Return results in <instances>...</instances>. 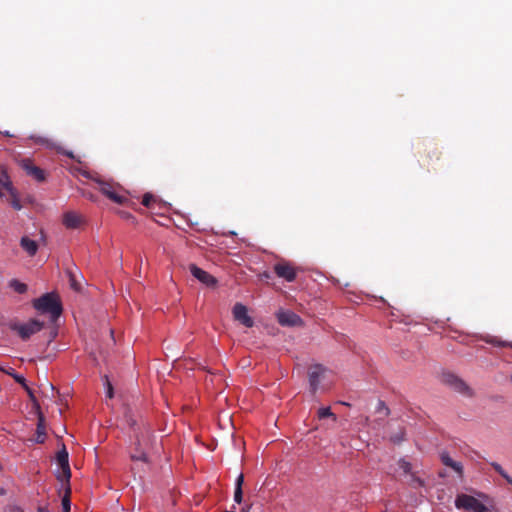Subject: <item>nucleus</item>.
<instances>
[{
  "mask_svg": "<svg viewBox=\"0 0 512 512\" xmlns=\"http://www.w3.org/2000/svg\"><path fill=\"white\" fill-rule=\"evenodd\" d=\"M33 306L41 314H49L52 321L58 319L63 311L61 301L54 293H46L34 300Z\"/></svg>",
  "mask_w": 512,
  "mask_h": 512,
  "instance_id": "obj_1",
  "label": "nucleus"
},
{
  "mask_svg": "<svg viewBox=\"0 0 512 512\" xmlns=\"http://www.w3.org/2000/svg\"><path fill=\"white\" fill-rule=\"evenodd\" d=\"M125 418L128 426L132 430L133 437H143L144 439H149L154 442L155 436L147 420L142 416L135 417L131 412L126 413Z\"/></svg>",
  "mask_w": 512,
  "mask_h": 512,
  "instance_id": "obj_2",
  "label": "nucleus"
},
{
  "mask_svg": "<svg viewBox=\"0 0 512 512\" xmlns=\"http://www.w3.org/2000/svg\"><path fill=\"white\" fill-rule=\"evenodd\" d=\"M0 198H5L15 210H21L22 205L20 200L6 174H2L0 177Z\"/></svg>",
  "mask_w": 512,
  "mask_h": 512,
  "instance_id": "obj_3",
  "label": "nucleus"
},
{
  "mask_svg": "<svg viewBox=\"0 0 512 512\" xmlns=\"http://www.w3.org/2000/svg\"><path fill=\"white\" fill-rule=\"evenodd\" d=\"M442 382L449 386L454 391L462 394L466 397H473L474 391L473 389L461 378L457 375L446 372L442 374Z\"/></svg>",
  "mask_w": 512,
  "mask_h": 512,
  "instance_id": "obj_4",
  "label": "nucleus"
},
{
  "mask_svg": "<svg viewBox=\"0 0 512 512\" xmlns=\"http://www.w3.org/2000/svg\"><path fill=\"white\" fill-rule=\"evenodd\" d=\"M457 509H464L473 512H487V507L478 499L471 495L459 494L455 499Z\"/></svg>",
  "mask_w": 512,
  "mask_h": 512,
  "instance_id": "obj_5",
  "label": "nucleus"
},
{
  "mask_svg": "<svg viewBox=\"0 0 512 512\" xmlns=\"http://www.w3.org/2000/svg\"><path fill=\"white\" fill-rule=\"evenodd\" d=\"M43 327V324L37 320H30L25 324L14 323L11 325V329L16 331L23 340H27L31 335L39 332Z\"/></svg>",
  "mask_w": 512,
  "mask_h": 512,
  "instance_id": "obj_6",
  "label": "nucleus"
},
{
  "mask_svg": "<svg viewBox=\"0 0 512 512\" xmlns=\"http://www.w3.org/2000/svg\"><path fill=\"white\" fill-rule=\"evenodd\" d=\"M298 269L290 262L281 260L274 265V272L279 277L288 282L296 279Z\"/></svg>",
  "mask_w": 512,
  "mask_h": 512,
  "instance_id": "obj_7",
  "label": "nucleus"
},
{
  "mask_svg": "<svg viewBox=\"0 0 512 512\" xmlns=\"http://www.w3.org/2000/svg\"><path fill=\"white\" fill-rule=\"evenodd\" d=\"M189 270H190L191 274L198 281H200L202 284L206 285L207 287L214 288L217 286V283H218L217 279L213 275L208 273L207 271L198 267L197 265L190 264Z\"/></svg>",
  "mask_w": 512,
  "mask_h": 512,
  "instance_id": "obj_8",
  "label": "nucleus"
},
{
  "mask_svg": "<svg viewBox=\"0 0 512 512\" xmlns=\"http://www.w3.org/2000/svg\"><path fill=\"white\" fill-rule=\"evenodd\" d=\"M99 184L100 192L113 202L117 204H125L128 201V198L125 195L117 193L112 184L103 181L99 182Z\"/></svg>",
  "mask_w": 512,
  "mask_h": 512,
  "instance_id": "obj_9",
  "label": "nucleus"
},
{
  "mask_svg": "<svg viewBox=\"0 0 512 512\" xmlns=\"http://www.w3.org/2000/svg\"><path fill=\"white\" fill-rule=\"evenodd\" d=\"M233 317L236 321L240 322L247 328L254 325L253 319L248 315L247 307L241 303H236L233 307Z\"/></svg>",
  "mask_w": 512,
  "mask_h": 512,
  "instance_id": "obj_10",
  "label": "nucleus"
},
{
  "mask_svg": "<svg viewBox=\"0 0 512 512\" xmlns=\"http://www.w3.org/2000/svg\"><path fill=\"white\" fill-rule=\"evenodd\" d=\"M325 368L322 365H314L309 369V385L310 390L314 394L319 388L321 378L323 377Z\"/></svg>",
  "mask_w": 512,
  "mask_h": 512,
  "instance_id": "obj_11",
  "label": "nucleus"
},
{
  "mask_svg": "<svg viewBox=\"0 0 512 512\" xmlns=\"http://www.w3.org/2000/svg\"><path fill=\"white\" fill-rule=\"evenodd\" d=\"M21 166L29 176L33 177L38 182L45 180V171L40 167L35 166L30 159H23L21 161Z\"/></svg>",
  "mask_w": 512,
  "mask_h": 512,
  "instance_id": "obj_12",
  "label": "nucleus"
},
{
  "mask_svg": "<svg viewBox=\"0 0 512 512\" xmlns=\"http://www.w3.org/2000/svg\"><path fill=\"white\" fill-rule=\"evenodd\" d=\"M280 325L294 327L302 324V319L292 311H280L277 313Z\"/></svg>",
  "mask_w": 512,
  "mask_h": 512,
  "instance_id": "obj_13",
  "label": "nucleus"
},
{
  "mask_svg": "<svg viewBox=\"0 0 512 512\" xmlns=\"http://www.w3.org/2000/svg\"><path fill=\"white\" fill-rule=\"evenodd\" d=\"M57 462L62 471V480L68 482L71 477V470L68 461V452L64 445L62 449L57 453Z\"/></svg>",
  "mask_w": 512,
  "mask_h": 512,
  "instance_id": "obj_14",
  "label": "nucleus"
},
{
  "mask_svg": "<svg viewBox=\"0 0 512 512\" xmlns=\"http://www.w3.org/2000/svg\"><path fill=\"white\" fill-rule=\"evenodd\" d=\"M82 223V216L76 212L68 211L63 215V224L68 229H77Z\"/></svg>",
  "mask_w": 512,
  "mask_h": 512,
  "instance_id": "obj_15",
  "label": "nucleus"
},
{
  "mask_svg": "<svg viewBox=\"0 0 512 512\" xmlns=\"http://www.w3.org/2000/svg\"><path fill=\"white\" fill-rule=\"evenodd\" d=\"M398 466L399 468L405 473V474H410L411 475V484L412 485H418V486H423L424 485V481L421 480L419 477L415 476V474H413L411 472L412 470V465L410 462L406 461L405 459L401 458L399 461H398Z\"/></svg>",
  "mask_w": 512,
  "mask_h": 512,
  "instance_id": "obj_16",
  "label": "nucleus"
},
{
  "mask_svg": "<svg viewBox=\"0 0 512 512\" xmlns=\"http://www.w3.org/2000/svg\"><path fill=\"white\" fill-rule=\"evenodd\" d=\"M130 459L132 461H141L143 463H148L149 459L147 455V450L142 446L135 445V442H133V448L130 453Z\"/></svg>",
  "mask_w": 512,
  "mask_h": 512,
  "instance_id": "obj_17",
  "label": "nucleus"
},
{
  "mask_svg": "<svg viewBox=\"0 0 512 512\" xmlns=\"http://www.w3.org/2000/svg\"><path fill=\"white\" fill-rule=\"evenodd\" d=\"M46 439V428H45V419L42 412L38 411V423L36 429V438L35 442L44 443Z\"/></svg>",
  "mask_w": 512,
  "mask_h": 512,
  "instance_id": "obj_18",
  "label": "nucleus"
},
{
  "mask_svg": "<svg viewBox=\"0 0 512 512\" xmlns=\"http://www.w3.org/2000/svg\"><path fill=\"white\" fill-rule=\"evenodd\" d=\"M441 461L445 466L451 467L453 470H455L458 474H462L463 467L460 462L454 461L447 453L441 454Z\"/></svg>",
  "mask_w": 512,
  "mask_h": 512,
  "instance_id": "obj_19",
  "label": "nucleus"
},
{
  "mask_svg": "<svg viewBox=\"0 0 512 512\" xmlns=\"http://www.w3.org/2000/svg\"><path fill=\"white\" fill-rule=\"evenodd\" d=\"M21 247L30 255V256H33L36 254L37 250H38V245L36 243V241L28 238V237H23L21 239Z\"/></svg>",
  "mask_w": 512,
  "mask_h": 512,
  "instance_id": "obj_20",
  "label": "nucleus"
},
{
  "mask_svg": "<svg viewBox=\"0 0 512 512\" xmlns=\"http://www.w3.org/2000/svg\"><path fill=\"white\" fill-rule=\"evenodd\" d=\"M30 139L33 140L35 144L45 146V147L51 148V149L56 148V143L47 137L31 135Z\"/></svg>",
  "mask_w": 512,
  "mask_h": 512,
  "instance_id": "obj_21",
  "label": "nucleus"
},
{
  "mask_svg": "<svg viewBox=\"0 0 512 512\" xmlns=\"http://www.w3.org/2000/svg\"><path fill=\"white\" fill-rule=\"evenodd\" d=\"M485 342L496 347H510L512 348V342L502 341L497 337H487Z\"/></svg>",
  "mask_w": 512,
  "mask_h": 512,
  "instance_id": "obj_22",
  "label": "nucleus"
},
{
  "mask_svg": "<svg viewBox=\"0 0 512 512\" xmlns=\"http://www.w3.org/2000/svg\"><path fill=\"white\" fill-rule=\"evenodd\" d=\"M10 287L19 294H23L27 291V285L15 279L10 282Z\"/></svg>",
  "mask_w": 512,
  "mask_h": 512,
  "instance_id": "obj_23",
  "label": "nucleus"
},
{
  "mask_svg": "<svg viewBox=\"0 0 512 512\" xmlns=\"http://www.w3.org/2000/svg\"><path fill=\"white\" fill-rule=\"evenodd\" d=\"M319 419H324L327 417H332L334 421H336L337 417L334 413L331 412L330 407H322L318 410Z\"/></svg>",
  "mask_w": 512,
  "mask_h": 512,
  "instance_id": "obj_24",
  "label": "nucleus"
},
{
  "mask_svg": "<svg viewBox=\"0 0 512 512\" xmlns=\"http://www.w3.org/2000/svg\"><path fill=\"white\" fill-rule=\"evenodd\" d=\"M133 438H134L135 445L142 446L146 450H148L153 444V441H150L149 439H144L143 437H140V438L133 437Z\"/></svg>",
  "mask_w": 512,
  "mask_h": 512,
  "instance_id": "obj_25",
  "label": "nucleus"
},
{
  "mask_svg": "<svg viewBox=\"0 0 512 512\" xmlns=\"http://www.w3.org/2000/svg\"><path fill=\"white\" fill-rule=\"evenodd\" d=\"M404 439H405V431L402 428H400L398 432L394 433L390 437V440L395 444L401 443L402 441H404Z\"/></svg>",
  "mask_w": 512,
  "mask_h": 512,
  "instance_id": "obj_26",
  "label": "nucleus"
},
{
  "mask_svg": "<svg viewBox=\"0 0 512 512\" xmlns=\"http://www.w3.org/2000/svg\"><path fill=\"white\" fill-rule=\"evenodd\" d=\"M8 375L12 376L14 378V380L21 384L22 386H26V380L25 378L22 376V375H19L17 373L14 372L13 369H10V370H4Z\"/></svg>",
  "mask_w": 512,
  "mask_h": 512,
  "instance_id": "obj_27",
  "label": "nucleus"
},
{
  "mask_svg": "<svg viewBox=\"0 0 512 512\" xmlns=\"http://www.w3.org/2000/svg\"><path fill=\"white\" fill-rule=\"evenodd\" d=\"M69 494H70V489L68 488L66 491V494L62 498L63 512H70L71 502H70Z\"/></svg>",
  "mask_w": 512,
  "mask_h": 512,
  "instance_id": "obj_28",
  "label": "nucleus"
},
{
  "mask_svg": "<svg viewBox=\"0 0 512 512\" xmlns=\"http://www.w3.org/2000/svg\"><path fill=\"white\" fill-rule=\"evenodd\" d=\"M155 201H156L155 197L150 193L144 194V196L142 198V204L148 208L151 207L152 203H154Z\"/></svg>",
  "mask_w": 512,
  "mask_h": 512,
  "instance_id": "obj_29",
  "label": "nucleus"
},
{
  "mask_svg": "<svg viewBox=\"0 0 512 512\" xmlns=\"http://www.w3.org/2000/svg\"><path fill=\"white\" fill-rule=\"evenodd\" d=\"M69 282H70V286L73 290L75 291H80L81 289V285L80 283L76 280L75 278V275L72 274L71 272H69Z\"/></svg>",
  "mask_w": 512,
  "mask_h": 512,
  "instance_id": "obj_30",
  "label": "nucleus"
},
{
  "mask_svg": "<svg viewBox=\"0 0 512 512\" xmlns=\"http://www.w3.org/2000/svg\"><path fill=\"white\" fill-rule=\"evenodd\" d=\"M440 156H441V152L437 149V148H433L432 150H430L427 154V158L429 159H433L435 158L436 160H439L440 159Z\"/></svg>",
  "mask_w": 512,
  "mask_h": 512,
  "instance_id": "obj_31",
  "label": "nucleus"
},
{
  "mask_svg": "<svg viewBox=\"0 0 512 512\" xmlns=\"http://www.w3.org/2000/svg\"><path fill=\"white\" fill-rule=\"evenodd\" d=\"M243 499V491L242 488L235 489L234 491V501L238 504L242 502Z\"/></svg>",
  "mask_w": 512,
  "mask_h": 512,
  "instance_id": "obj_32",
  "label": "nucleus"
},
{
  "mask_svg": "<svg viewBox=\"0 0 512 512\" xmlns=\"http://www.w3.org/2000/svg\"><path fill=\"white\" fill-rule=\"evenodd\" d=\"M105 384H106V394L108 398L113 397V387L112 384L109 382L108 377L105 376Z\"/></svg>",
  "mask_w": 512,
  "mask_h": 512,
  "instance_id": "obj_33",
  "label": "nucleus"
},
{
  "mask_svg": "<svg viewBox=\"0 0 512 512\" xmlns=\"http://www.w3.org/2000/svg\"><path fill=\"white\" fill-rule=\"evenodd\" d=\"M378 412H383L384 416H388L390 413L389 408L385 405L384 402L379 401L378 403Z\"/></svg>",
  "mask_w": 512,
  "mask_h": 512,
  "instance_id": "obj_34",
  "label": "nucleus"
},
{
  "mask_svg": "<svg viewBox=\"0 0 512 512\" xmlns=\"http://www.w3.org/2000/svg\"><path fill=\"white\" fill-rule=\"evenodd\" d=\"M243 483H244V476H243V474L241 473V474L237 477V479H236V481H235V489L242 488Z\"/></svg>",
  "mask_w": 512,
  "mask_h": 512,
  "instance_id": "obj_35",
  "label": "nucleus"
},
{
  "mask_svg": "<svg viewBox=\"0 0 512 512\" xmlns=\"http://www.w3.org/2000/svg\"><path fill=\"white\" fill-rule=\"evenodd\" d=\"M493 467L501 476H503L505 479H508V475L499 464H493Z\"/></svg>",
  "mask_w": 512,
  "mask_h": 512,
  "instance_id": "obj_36",
  "label": "nucleus"
},
{
  "mask_svg": "<svg viewBox=\"0 0 512 512\" xmlns=\"http://www.w3.org/2000/svg\"><path fill=\"white\" fill-rule=\"evenodd\" d=\"M55 149H56L59 153H62V154H64V155H66L67 157H69V158H71V159H74V154H73V152H71V151H65V150H62V149H60V148H59V147H57V146H56V148H55Z\"/></svg>",
  "mask_w": 512,
  "mask_h": 512,
  "instance_id": "obj_37",
  "label": "nucleus"
},
{
  "mask_svg": "<svg viewBox=\"0 0 512 512\" xmlns=\"http://www.w3.org/2000/svg\"><path fill=\"white\" fill-rule=\"evenodd\" d=\"M23 387H24V388H25V390L28 392V394H29L30 398H31L33 401H35V397H34V395H33L32 390H31L27 385H26V386H23Z\"/></svg>",
  "mask_w": 512,
  "mask_h": 512,
  "instance_id": "obj_38",
  "label": "nucleus"
},
{
  "mask_svg": "<svg viewBox=\"0 0 512 512\" xmlns=\"http://www.w3.org/2000/svg\"><path fill=\"white\" fill-rule=\"evenodd\" d=\"M250 509H251V505H247V506L243 507L240 512H250Z\"/></svg>",
  "mask_w": 512,
  "mask_h": 512,
  "instance_id": "obj_39",
  "label": "nucleus"
},
{
  "mask_svg": "<svg viewBox=\"0 0 512 512\" xmlns=\"http://www.w3.org/2000/svg\"><path fill=\"white\" fill-rule=\"evenodd\" d=\"M3 134H4L5 136H7V137H13V135H12V134H10V133H9V131H5V132H3Z\"/></svg>",
  "mask_w": 512,
  "mask_h": 512,
  "instance_id": "obj_40",
  "label": "nucleus"
},
{
  "mask_svg": "<svg viewBox=\"0 0 512 512\" xmlns=\"http://www.w3.org/2000/svg\"><path fill=\"white\" fill-rule=\"evenodd\" d=\"M508 481V483H510L512 485V479L508 476V479H506Z\"/></svg>",
  "mask_w": 512,
  "mask_h": 512,
  "instance_id": "obj_41",
  "label": "nucleus"
},
{
  "mask_svg": "<svg viewBox=\"0 0 512 512\" xmlns=\"http://www.w3.org/2000/svg\"><path fill=\"white\" fill-rule=\"evenodd\" d=\"M511 381H512V375H511Z\"/></svg>",
  "mask_w": 512,
  "mask_h": 512,
  "instance_id": "obj_42",
  "label": "nucleus"
},
{
  "mask_svg": "<svg viewBox=\"0 0 512 512\" xmlns=\"http://www.w3.org/2000/svg\"><path fill=\"white\" fill-rule=\"evenodd\" d=\"M20 512H23V511H20Z\"/></svg>",
  "mask_w": 512,
  "mask_h": 512,
  "instance_id": "obj_43",
  "label": "nucleus"
}]
</instances>
